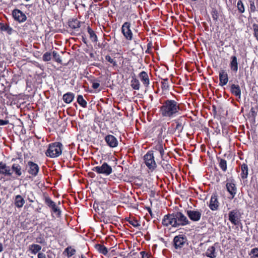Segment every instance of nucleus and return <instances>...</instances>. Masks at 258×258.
Listing matches in <instances>:
<instances>
[{
	"instance_id": "nucleus-1",
	"label": "nucleus",
	"mask_w": 258,
	"mask_h": 258,
	"mask_svg": "<svg viewBox=\"0 0 258 258\" xmlns=\"http://www.w3.org/2000/svg\"><path fill=\"white\" fill-rule=\"evenodd\" d=\"M181 110L180 104L174 100L167 99L162 103L160 112L164 117L173 118L178 114Z\"/></svg>"
},
{
	"instance_id": "nucleus-2",
	"label": "nucleus",
	"mask_w": 258,
	"mask_h": 258,
	"mask_svg": "<svg viewBox=\"0 0 258 258\" xmlns=\"http://www.w3.org/2000/svg\"><path fill=\"white\" fill-rule=\"evenodd\" d=\"M62 145L59 142H55L49 145V147L45 152L47 156L55 158L59 156L62 153Z\"/></svg>"
},
{
	"instance_id": "nucleus-3",
	"label": "nucleus",
	"mask_w": 258,
	"mask_h": 258,
	"mask_svg": "<svg viewBox=\"0 0 258 258\" xmlns=\"http://www.w3.org/2000/svg\"><path fill=\"white\" fill-rule=\"evenodd\" d=\"M145 163L148 168L153 171L157 167L153 151H148L144 156Z\"/></svg>"
},
{
	"instance_id": "nucleus-4",
	"label": "nucleus",
	"mask_w": 258,
	"mask_h": 258,
	"mask_svg": "<svg viewBox=\"0 0 258 258\" xmlns=\"http://www.w3.org/2000/svg\"><path fill=\"white\" fill-rule=\"evenodd\" d=\"M92 170L98 174H101L105 176H108L112 172V167L106 162H104L101 166L93 167Z\"/></svg>"
},
{
	"instance_id": "nucleus-5",
	"label": "nucleus",
	"mask_w": 258,
	"mask_h": 258,
	"mask_svg": "<svg viewBox=\"0 0 258 258\" xmlns=\"http://www.w3.org/2000/svg\"><path fill=\"white\" fill-rule=\"evenodd\" d=\"M175 216V220L176 221L177 224L175 227L183 226L190 224V221L187 218L180 212H173Z\"/></svg>"
},
{
	"instance_id": "nucleus-6",
	"label": "nucleus",
	"mask_w": 258,
	"mask_h": 258,
	"mask_svg": "<svg viewBox=\"0 0 258 258\" xmlns=\"http://www.w3.org/2000/svg\"><path fill=\"white\" fill-rule=\"evenodd\" d=\"M241 214L239 210L234 209L229 212L228 219L234 225H238L240 223Z\"/></svg>"
},
{
	"instance_id": "nucleus-7",
	"label": "nucleus",
	"mask_w": 258,
	"mask_h": 258,
	"mask_svg": "<svg viewBox=\"0 0 258 258\" xmlns=\"http://www.w3.org/2000/svg\"><path fill=\"white\" fill-rule=\"evenodd\" d=\"M15 171H16L15 164H13L12 168H11L7 166L6 163L3 162H0V174L5 176H10Z\"/></svg>"
},
{
	"instance_id": "nucleus-8",
	"label": "nucleus",
	"mask_w": 258,
	"mask_h": 258,
	"mask_svg": "<svg viewBox=\"0 0 258 258\" xmlns=\"http://www.w3.org/2000/svg\"><path fill=\"white\" fill-rule=\"evenodd\" d=\"M162 224L164 226L167 227L171 225L173 227H175L177 223L176 221L175 220L174 213L165 215L162 219Z\"/></svg>"
},
{
	"instance_id": "nucleus-9",
	"label": "nucleus",
	"mask_w": 258,
	"mask_h": 258,
	"mask_svg": "<svg viewBox=\"0 0 258 258\" xmlns=\"http://www.w3.org/2000/svg\"><path fill=\"white\" fill-rule=\"evenodd\" d=\"M187 241L186 237L183 235L175 236L173 239V245L175 249L181 248Z\"/></svg>"
},
{
	"instance_id": "nucleus-10",
	"label": "nucleus",
	"mask_w": 258,
	"mask_h": 258,
	"mask_svg": "<svg viewBox=\"0 0 258 258\" xmlns=\"http://www.w3.org/2000/svg\"><path fill=\"white\" fill-rule=\"evenodd\" d=\"M45 203L51 209L53 213L56 214L57 217H59L60 216L61 211L59 208L56 206L55 203L52 201L49 197H45Z\"/></svg>"
},
{
	"instance_id": "nucleus-11",
	"label": "nucleus",
	"mask_w": 258,
	"mask_h": 258,
	"mask_svg": "<svg viewBox=\"0 0 258 258\" xmlns=\"http://www.w3.org/2000/svg\"><path fill=\"white\" fill-rule=\"evenodd\" d=\"M226 187L227 191L232 196V198H233L237 192V187L234 180L233 179H227Z\"/></svg>"
},
{
	"instance_id": "nucleus-12",
	"label": "nucleus",
	"mask_w": 258,
	"mask_h": 258,
	"mask_svg": "<svg viewBox=\"0 0 258 258\" xmlns=\"http://www.w3.org/2000/svg\"><path fill=\"white\" fill-rule=\"evenodd\" d=\"M188 218L194 222L199 221L202 216V211L198 210H189L186 211Z\"/></svg>"
},
{
	"instance_id": "nucleus-13",
	"label": "nucleus",
	"mask_w": 258,
	"mask_h": 258,
	"mask_svg": "<svg viewBox=\"0 0 258 258\" xmlns=\"http://www.w3.org/2000/svg\"><path fill=\"white\" fill-rule=\"evenodd\" d=\"M121 31L125 38L131 40L133 38V33L131 30V23L125 22L122 26Z\"/></svg>"
},
{
	"instance_id": "nucleus-14",
	"label": "nucleus",
	"mask_w": 258,
	"mask_h": 258,
	"mask_svg": "<svg viewBox=\"0 0 258 258\" xmlns=\"http://www.w3.org/2000/svg\"><path fill=\"white\" fill-rule=\"evenodd\" d=\"M219 203L218 201V196L216 194H213L211 198L209 208L212 211L217 210L218 209Z\"/></svg>"
},
{
	"instance_id": "nucleus-15",
	"label": "nucleus",
	"mask_w": 258,
	"mask_h": 258,
	"mask_svg": "<svg viewBox=\"0 0 258 258\" xmlns=\"http://www.w3.org/2000/svg\"><path fill=\"white\" fill-rule=\"evenodd\" d=\"M105 141L111 148L116 147L118 145V141L113 135H109L106 136L105 138Z\"/></svg>"
},
{
	"instance_id": "nucleus-16",
	"label": "nucleus",
	"mask_w": 258,
	"mask_h": 258,
	"mask_svg": "<svg viewBox=\"0 0 258 258\" xmlns=\"http://www.w3.org/2000/svg\"><path fill=\"white\" fill-rule=\"evenodd\" d=\"M219 85L223 86L227 84L228 82V77L227 73L223 70H222L219 72Z\"/></svg>"
},
{
	"instance_id": "nucleus-17",
	"label": "nucleus",
	"mask_w": 258,
	"mask_h": 258,
	"mask_svg": "<svg viewBox=\"0 0 258 258\" xmlns=\"http://www.w3.org/2000/svg\"><path fill=\"white\" fill-rule=\"evenodd\" d=\"M28 165L29 166V173L33 176H36L39 171V168L37 164L32 161H29Z\"/></svg>"
},
{
	"instance_id": "nucleus-18",
	"label": "nucleus",
	"mask_w": 258,
	"mask_h": 258,
	"mask_svg": "<svg viewBox=\"0 0 258 258\" xmlns=\"http://www.w3.org/2000/svg\"><path fill=\"white\" fill-rule=\"evenodd\" d=\"M238 64L237 57L235 55L231 56L230 57V68L231 70L234 73L237 72Z\"/></svg>"
},
{
	"instance_id": "nucleus-19",
	"label": "nucleus",
	"mask_w": 258,
	"mask_h": 258,
	"mask_svg": "<svg viewBox=\"0 0 258 258\" xmlns=\"http://www.w3.org/2000/svg\"><path fill=\"white\" fill-rule=\"evenodd\" d=\"M81 22L77 19H72L68 22V25L70 28L76 31H78L81 27Z\"/></svg>"
},
{
	"instance_id": "nucleus-20",
	"label": "nucleus",
	"mask_w": 258,
	"mask_h": 258,
	"mask_svg": "<svg viewBox=\"0 0 258 258\" xmlns=\"http://www.w3.org/2000/svg\"><path fill=\"white\" fill-rule=\"evenodd\" d=\"M230 91L231 93L239 98L241 97V91L238 85L232 84L230 86Z\"/></svg>"
},
{
	"instance_id": "nucleus-21",
	"label": "nucleus",
	"mask_w": 258,
	"mask_h": 258,
	"mask_svg": "<svg viewBox=\"0 0 258 258\" xmlns=\"http://www.w3.org/2000/svg\"><path fill=\"white\" fill-rule=\"evenodd\" d=\"M141 81L145 87H148L150 84L149 78L147 73L145 71H142L139 75Z\"/></svg>"
},
{
	"instance_id": "nucleus-22",
	"label": "nucleus",
	"mask_w": 258,
	"mask_h": 258,
	"mask_svg": "<svg viewBox=\"0 0 258 258\" xmlns=\"http://www.w3.org/2000/svg\"><path fill=\"white\" fill-rule=\"evenodd\" d=\"M132 80L131 82V87L135 90H139L140 84L139 80L137 79L135 74L132 77Z\"/></svg>"
},
{
	"instance_id": "nucleus-23",
	"label": "nucleus",
	"mask_w": 258,
	"mask_h": 258,
	"mask_svg": "<svg viewBox=\"0 0 258 258\" xmlns=\"http://www.w3.org/2000/svg\"><path fill=\"white\" fill-rule=\"evenodd\" d=\"M205 255L210 258H215L216 257V253L215 247L213 246L209 247L205 252Z\"/></svg>"
},
{
	"instance_id": "nucleus-24",
	"label": "nucleus",
	"mask_w": 258,
	"mask_h": 258,
	"mask_svg": "<svg viewBox=\"0 0 258 258\" xmlns=\"http://www.w3.org/2000/svg\"><path fill=\"white\" fill-rule=\"evenodd\" d=\"M75 95L73 93L69 92L63 95L62 98L66 103H70L74 98Z\"/></svg>"
},
{
	"instance_id": "nucleus-25",
	"label": "nucleus",
	"mask_w": 258,
	"mask_h": 258,
	"mask_svg": "<svg viewBox=\"0 0 258 258\" xmlns=\"http://www.w3.org/2000/svg\"><path fill=\"white\" fill-rule=\"evenodd\" d=\"M95 248L101 254L106 255L108 253V251L107 248L103 245L96 244L95 245Z\"/></svg>"
},
{
	"instance_id": "nucleus-26",
	"label": "nucleus",
	"mask_w": 258,
	"mask_h": 258,
	"mask_svg": "<svg viewBox=\"0 0 258 258\" xmlns=\"http://www.w3.org/2000/svg\"><path fill=\"white\" fill-rule=\"evenodd\" d=\"M87 31L89 34L90 39L92 40V41L97 42L98 41L97 36L94 31L90 27V26L87 27Z\"/></svg>"
},
{
	"instance_id": "nucleus-27",
	"label": "nucleus",
	"mask_w": 258,
	"mask_h": 258,
	"mask_svg": "<svg viewBox=\"0 0 258 258\" xmlns=\"http://www.w3.org/2000/svg\"><path fill=\"white\" fill-rule=\"evenodd\" d=\"M241 177L242 179L246 178L248 175V166L245 164L241 165Z\"/></svg>"
},
{
	"instance_id": "nucleus-28",
	"label": "nucleus",
	"mask_w": 258,
	"mask_h": 258,
	"mask_svg": "<svg viewBox=\"0 0 258 258\" xmlns=\"http://www.w3.org/2000/svg\"><path fill=\"white\" fill-rule=\"evenodd\" d=\"M41 249V246L38 244H32L29 246V250L33 254H36Z\"/></svg>"
},
{
	"instance_id": "nucleus-29",
	"label": "nucleus",
	"mask_w": 258,
	"mask_h": 258,
	"mask_svg": "<svg viewBox=\"0 0 258 258\" xmlns=\"http://www.w3.org/2000/svg\"><path fill=\"white\" fill-rule=\"evenodd\" d=\"M162 160L163 162H161L160 164L163 169L168 172L171 171L172 169L171 165L168 163L167 161L165 160L164 159H163Z\"/></svg>"
},
{
	"instance_id": "nucleus-30",
	"label": "nucleus",
	"mask_w": 258,
	"mask_h": 258,
	"mask_svg": "<svg viewBox=\"0 0 258 258\" xmlns=\"http://www.w3.org/2000/svg\"><path fill=\"white\" fill-rule=\"evenodd\" d=\"M27 17L22 11L17 9V21L23 22L26 20Z\"/></svg>"
},
{
	"instance_id": "nucleus-31",
	"label": "nucleus",
	"mask_w": 258,
	"mask_h": 258,
	"mask_svg": "<svg viewBox=\"0 0 258 258\" xmlns=\"http://www.w3.org/2000/svg\"><path fill=\"white\" fill-rule=\"evenodd\" d=\"M77 102L83 107H86L87 103L84 99L83 96L79 95L77 97Z\"/></svg>"
},
{
	"instance_id": "nucleus-32",
	"label": "nucleus",
	"mask_w": 258,
	"mask_h": 258,
	"mask_svg": "<svg viewBox=\"0 0 258 258\" xmlns=\"http://www.w3.org/2000/svg\"><path fill=\"white\" fill-rule=\"evenodd\" d=\"M155 149L156 150L158 151L159 152L161 158L162 159H164V155L165 152L162 145L160 144L157 145L155 146Z\"/></svg>"
},
{
	"instance_id": "nucleus-33",
	"label": "nucleus",
	"mask_w": 258,
	"mask_h": 258,
	"mask_svg": "<svg viewBox=\"0 0 258 258\" xmlns=\"http://www.w3.org/2000/svg\"><path fill=\"white\" fill-rule=\"evenodd\" d=\"M162 81L161 82V88L163 90H168L169 88V86L168 84V79L167 78L162 79Z\"/></svg>"
},
{
	"instance_id": "nucleus-34",
	"label": "nucleus",
	"mask_w": 258,
	"mask_h": 258,
	"mask_svg": "<svg viewBox=\"0 0 258 258\" xmlns=\"http://www.w3.org/2000/svg\"><path fill=\"white\" fill-rule=\"evenodd\" d=\"M219 166L224 172L227 170V162L225 159H219Z\"/></svg>"
},
{
	"instance_id": "nucleus-35",
	"label": "nucleus",
	"mask_w": 258,
	"mask_h": 258,
	"mask_svg": "<svg viewBox=\"0 0 258 258\" xmlns=\"http://www.w3.org/2000/svg\"><path fill=\"white\" fill-rule=\"evenodd\" d=\"M237 9L240 13H243L245 12L244 5L241 0H238L237 4Z\"/></svg>"
},
{
	"instance_id": "nucleus-36",
	"label": "nucleus",
	"mask_w": 258,
	"mask_h": 258,
	"mask_svg": "<svg viewBox=\"0 0 258 258\" xmlns=\"http://www.w3.org/2000/svg\"><path fill=\"white\" fill-rule=\"evenodd\" d=\"M1 28L2 30L7 32V33L10 35L14 32V30L12 28L7 25H3Z\"/></svg>"
},
{
	"instance_id": "nucleus-37",
	"label": "nucleus",
	"mask_w": 258,
	"mask_h": 258,
	"mask_svg": "<svg viewBox=\"0 0 258 258\" xmlns=\"http://www.w3.org/2000/svg\"><path fill=\"white\" fill-rule=\"evenodd\" d=\"M179 120L180 119L175 120V123L176 124L175 130H177L179 133H181L183 129V126L182 124V123Z\"/></svg>"
},
{
	"instance_id": "nucleus-38",
	"label": "nucleus",
	"mask_w": 258,
	"mask_h": 258,
	"mask_svg": "<svg viewBox=\"0 0 258 258\" xmlns=\"http://www.w3.org/2000/svg\"><path fill=\"white\" fill-rule=\"evenodd\" d=\"M52 55H53V58L54 59L55 61L61 64L62 63V60L60 58V56L59 54L56 52L55 51H53L52 52Z\"/></svg>"
},
{
	"instance_id": "nucleus-39",
	"label": "nucleus",
	"mask_w": 258,
	"mask_h": 258,
	"mask_svg": "<svg viewBox=\"0 0 258 258\" xmlns=\"http://www.w3.org/2000/svg\"><path fill=\"white\" fill-rule=\"evenodd\" d=\"M125 220L128 222V223L133 225L134 227H139L141 224L136 219L130 220L129 219L125 218Z\"/></svg>"
},
{
	"instance_id": "nucleus-40",
	"label": "nucleus",
	"mask_w": 258,
	"mask_h": 258,
	"mask_svg": "<svg viewBox=\"0 0 258 258\" xmlns=\"http://www.w3.org/2000/svg\"><path fill=\"white\" fill-rule=\"evenodd\" d=\"M52 57L51 53L50 52H46L42 56L43 60L44 61H48L51 60Z\"/></svg>"
},
{
	"instance_id": "nucleus-41",
	"label": "nucleus",
	"mask_w": 258,
	"mask_h": 258,
	"mask_svg": "<svg viewBox=\"0 0 258 258\" xmlns=\"http://www.w3.org/2000/svg\"><path fill=\"white\" fill-rule=\"evenodd\" d=\"M65 251L67 253V255L68 257H70L75 254L76 250L73 248H71V247H67L65 249Z\"/></svg>"
},
{
	"instance_id": "nucleus-42",
	"label": "nucleus",
	"mask_w": 258,
	"mask_h": 258,
	"mask_svg": "<svg viewBox=\"0 0 258 258\" xmlns=\"http://www.w3.org/2000/svg\"><path fill=\"white\" fill-rule=\"evenodd\" d=\"M25 203L24 200L21 196L17 195V207H22Z\"/></svg>"
},
{
	"instance_id": "nucleus-43",
	"label": "nucleus",
	"mask_w": 258,
	"mask_h": 258,
	"mask_svg": "<svg viewBox=\"0 0 258 258\" xmlns=\"http://www.w3.org/2000/svg\"><path fill=\"white\" fill-rule=\"evenodd\" d=\"M249 3H250L249 12L250 13H254L256 11V8L254 5V1L253 0H250Z\"/></svg>"
},
{
	"instance_id": "nucleus-44",
	"label": "nucleus",
	"mask_w": 258,
	"mask_h": 258,
	"mask_svg": "<svg viewBox=\"0 0 258 258\" xmlns=\"http://www.w3.org/2000/svg\"><path fill=\"white\" fill-rule=\"evenodd\" d=\"M250 254H252L251 258H258V248H254L251 250Z\"/></svg>"
},
{
	"instance_id": "nucleus-45",
	"label": "nucleus",
	"mask_w": 258,
	"mask_h": 258,
	"mask_svg": "<svg viewBox=\"0 0 258 258\" xmlns=\"http://www.w3.org/2000/svg\"><path fill=\"white\" fill-rule=\"evenodd\" d=\"M252 27L254 31V36L258 41V25L256 24H253Z\"/></svg>"
},
{
	"instance_id": "nucleus-46",
	"label": "nucleus",
	"mask_w": 258,
	"mask_h": 258,
	"mask_svg": "<svg viewBox=\"0 0 258 258\" xmlns=\"http://www.w3.org/2000/svg\"><path fill=\"white\" fill-rule=\"evenodd\" d=\"M105 59L107 61L112 63L114 66H117L116 62L109 55H106L105 56Z\"/></svg>"
},
{
	"instance_id": "nucleus-47",
	"label": "nucleus",
	"mask_w": 258,
	"mask_h": 258,
	"mask_svg": "<svg viewBox=\"0 0 258 258\" xmlns=\"http://www.w3.org/2000/svg\"><path fill=\"white\" fill-rule=\"evenodd\" d=\"M212 16L214 20L217 21L219 17L218 11L216 10L212 11Z\"/></svg>"
},
{
	"instance_id": "nucleus-48",
	"label": "nucleus",
	"mask_w": 258,
	"mask_h": 258,
	"mask_svg": "<svg viewBox=\"0 0 258 258\" xmlns=\"http://www.w3.org/2000/svg\"><path fill=\"white\" fill-rule=\"evenodd\" d=\"M250 113L251 116L253 118H255V116H256L257 111H256L255 109L253 107H252L251 108L250 111Z\"/></svg>"
},
{
	"instance_id": "nucleus-49",
	"label": "nucleus",
	"mask_w": 258,
	"mask_h": 258,
	"mask_svg": "<svg viewBox=\"0 0 258 258\" xmlns=\"http://www.w3.org/2000/svg\"><path fill=\"white\" fill-rule=\"evenodd\" d=\"M36 241L37 243H39L40 244H43L44 245H45L46 243L45 239L43 237H38L36 238Z\"/></svg>"
},
{
	"instance_id": "nucleus-50",
	"label": "nucleus",
	"mask_w": 258,
	"mask_h": 258,
	"mask_svg": "<svg viewBox=\"0 0 258 258\" xmlns=\"http://www.w3.org/2000/svg\"><path fill=\"white\" fill-rule=\"evenodd\" d=\"M38 258H52L51 255L48 254L47 256L42 252L38 253Z\"/></svg>"
},
{
	"instance_id": "nucleus-51",
	"label": "nucleus",
	"mask_w": 258,
	"mask_h": 258,
	"mask_svg": "<svg viewBox=\"0 0 258 258\" xmlns=\"http://www.w3.org/2000/svg\"><path fill=\"white\" fill-rule=\"evenodd\" d=\"M100 81H98V82H93L92 83V87L93 89H97L99 86H100V83H99Z\"/></svg>"
},
{
	"instance_id": "nucleus-52",
	"label": "nucleus",
	"mask_w": 258,
	"mask_h": 258,
	"mask_svg": "<svg viewBox=\"0 0 258 258\" xmlns=\"http://www.w3.org/2000/svg\"><path fill=\"white\" fill-rule=\"evenodd\" d=\"M142 258H149L148 254L145 251H142L140 252Z\"/></svg>"
},
{
	"instance_id": "nucleus-53",
	"label": "nucleus",
	"mask_w": 258,
	"mask_h": 258,
	"mask_svg": "<svg viewBox=\"0 0 258 258\" xmlns=\"http://www.w3.org/2000/svg\"><path fill=\"white\" fill-rule=\"evenodd\" d=\"M9 121L7 120L0 119V125H4L7 124Z\"/></svg>"
},
{
	"instance_id": "nucleus-54",
	"label": "nucleus",
	"mask_w": 258,
	"mask_h": 258,
	"mask_svg": "<svg viewBox=\"0 0 258 258\" xmlns=\"http://www.w3.org/2000/svg\"><path fill=\"white\" fill-rule=\"evenodd\" d=\"M12 16L15 20H16V9L12 10Z\"/></svg>"
},
{
	"instance_id": "nucleus-55",
	"label": "nucleus",
	"mask_w": 258,
	"mask_h": 258,
	"mask_svg": "<svg viewBox=\"0 0 258 258\" xmlns=\"http://www.w3.org/2000/svg\"><path fill=\"white\" fill-rule=\"evenodd\" d=\"M22 124V122L21 121V120L17 119V126L21 127Z\"/></svg>"
},
{
	"instance_id": "nucleus-56",
	"label": "nucleus",
	"mask_w": 258,
	"mask_h": 258,
	"mask_svg": "<svg viewBox=\"0 0 258 258\" xmlns=\"http://www.w3.org/2000/svg\"><path fill=\"white\" fill-rule=\"evenodd\" d=\"M22 174V172L20 168L17 167V176H20Z\"/></svg>"
},
{
	"instance_id": "nucleus-57",
	"label": "nucleus",
	"mask_w": 258,
	"mask_h": 258,
	"mask_svg": "<svg viewBox=\"0 0 258 258\" xmlns=\"http://www.w3.org/2000/svg\"><path fill=\"white\" fill-rule=\"evenodd\" d=\"M82 41H83V42L85 44H87V42H88V41H87V38H86V37H85L83 36V37H82Z\"/></svg>"
},
{
	"instance_id": "nucleus-58",
	"label": "nucleus",
	"mask_w": 258,
	"mask_h": 258,
	"mask_svg": "<svg viewBox=\"0 0 258 258\" xmlns=\"http://www.w3.org/2000/svg\"><path fill=\"white\" fill-rule=\"evenodd\" d=\"M49 4H52L53 5H54L55 2H56V0H50V1L48 0V2H47Z\"/></svg>"
},
{
	"instance_id": "nucleus-59",
	"label": "nucleus",
	"mask_w": 258,
	"mask_h": 258,
	"mask_svg": "<svg viewBox=\"0 0 258 258\" xmlns=\"http://www.w3.org/2000/svg\"><path fill=\"white\" fill-rule=\"evenodd\" d=\"M3 246L1 243H0V252L3 251Z\"/></svg>"
},
{
	"instance_id": "nucleus-60",
	"label": "nucleus",
	"mask_w": 258,
	"mask_h": 258,
	"mask_svg": "<svg viewBox=\"0 0 258 258\" xmlns=\"http://www.w3.org/2000/svg\"><path fill=\"white\" fill-rule=\"evenodd\" d=\"M103 222H104L105 223H108V220H107V219H105V218H104V219L103 220Z\"/></svg>"
},
{
	"instance_id": "nucleus-61",
	"label": "nucleus",
	"mask_w": 258,
	"mask_h": 258,
	"mask_svg": "<svg viewBox=\"0 0 258 258\" xmlns=\"http://www.w3.org/2000/svg\"><path fill=\"white\" fill-rule=\"evenodd\" d=\"M148 212H149L150 215L152 216V211H151L150 208H149Z\"/></svg>"
},
{
	"instance_id": "nucleus-62",
	"label": "nucleus",
	"mask_w": 258,
	"mask_h": 258,
	"mask_svg": "<svg viewBox=\"0 0 258 258\" xmlns=\"http://www.w3.org/2000/svg\"><path fill=\"white\" fill-rule=\"evenodd\" d=\"M14 203V204L16 205V198L15 199Z\"/></svg>"
},
{
	"instance_id": "nucleus-63",
	"label": "nucleus",
	"mask_w": 258,
	"mask_h": 258,
	"mask_svg": "<svg viewBox=\"0 0 258 258\" xmlns=\"http://www.w3.org/2000/svg\"><path fill=\"white\" fill-rule=\"evenodd\" d=\"M213 110H215L216 107L215 106H213Z\"/></svg>"
},
{
	"instance_id": "nucleus-64",
	"label": "nucleus",
	"mask_w": 258,
	"mask_h": 258,
	"mask_svg": "<svg viewBox=\"0 0 258 258\" xmlns=\"http://www.w3.org/2000/svg\"><path fill=\"white\" fill-rule=\"evenodd\" d=\"M81 258H86V257H85L83 255H81Z\"/></svg>"
}]
</instances>
